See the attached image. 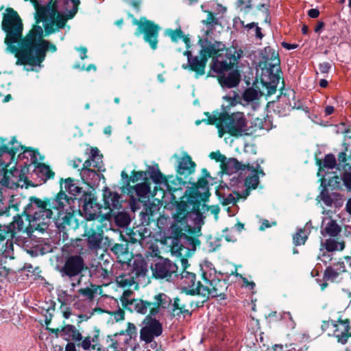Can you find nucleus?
<instances>
[{"label": "nucleus", "mask_w": 351, "mask_h": 351, "mask_svg": "<svg viewBox=\"0 0 351 351\" xmlns=\"http://www.w3.org/2000/svg\"><path fill=\"white\" fill-rule=\"evenodd\" d=\"M204 12L207 13V17L205 20L202 21L204 25H206L208 27H211V29L214 26L219 25V20L215 16V13L210 10H205Z\"/></svg>", "instance_id": "052dcab7"}, {"label": "nucleus", "mask_w": 351, "mask_h": 351, "mask_svg": "<svg viewBox=\"0 0 351 351\" xmlns=\"http://www.w3.org/2000/svg\"><path fill=\"white\" fill-rule=\"evenodd\" d=\"M341 231V226L335 220L330 219L321 232L324 237L328 236L331 238H336L340 234Z\"/></svg>", "instance_id": "ea45409f"}, {"label": "nucleus", "mask_w": 351, "mask_h": 351, "mask_svg": "<svg viewBox=\"0 0 351 351\" xmlns=\"http://www.w3.org/2000/svg\"><path fill=\"white\" fill-rule=\"evenodd\" d=\"M211 45L215 48V50L216 51L217 58L223 57V52L226 49V47L223 43L219 41H215L214 43H211Z\"/></svg>", "instance_id": "69168bd1"}, {"label": "nucleus", "mask_w": 351, "mask_h": 351, "mask_svg": "<svg viewBox=\"0 0 351 351\" xmlns=\"http://www.w3.org/2000/svg\"><path fill=\"white\" fill-rule=\"evenodd\" d=\"M100 289L99 286H97L90 283V287L82 288L78 290V293L80 295L85 297L86 299L92 301L95 294L97 293V290Z\"/></svg>", "instance_id": "603ef678"}, {"label": "nucleus", "mask_w": 351, "mask_h": 351, "mask_svg": "<svg viewBox=\"0 0 351 351\" xmlns=\"http://www.w3.org/2000/svg\"><path fill=\"white\" fill-rule=\"evenodd\" d=\"M29 167V165H25L21 169V172H19L18 169L15 167H12L9 170L6 169L3 176L5 182H8V180L9 178V176H8V173L12 175V176H14L15 173H19V178L18 180V182H23V183L21 184L20 183H18V186H21V187H23L25 185L26 189H27L29 186H34V184L32 183V182L29 180L28 178L24 176L25 171H28Z\"/></svg>", "instance_id": "f704fd0d"}, {"label": "nucleus", "mask_w": 351, "mask_h": 351, "mask_svg": "<svg viewBox=\"0 0 351 351\" xmlns=\"http://www.w3.org/2000/svg\"><path fill=\"white\" fill-rule=\"evenodd\" d=\"M183 183H188L191 185L189 186L191 189L189 202L194 204L195 207L199 208L204 215L210 208L206 204L211 195L208 180L199 178L197 181L195 182L193 178H190L189 180L183 182Z\"/></svg>", "instance_id": "423d86ee"}, {"label": "nucleus", "mask_w": 351, "mask_h": 351, "mask_svg": "<svg viewBox=\"0 0 351 351\" xmlns=\"http://www.w3.org/2000/svg\"><path fill=\"white\" fill-rule=\"evenodd\" d=\"M147 229L145 226H138L129 229L128 232V241L130 243L142 244V241L146 238Z\"/></svg>", "instance_id": "c9c22d12"}, {"label": "nucleus", "mask_w": 351, "mask_h": 351, "mask_svg": "<svg viewBox=\"0 0 351 351\" xmlns=\"http://www.w3.org/2000/svg\"><path fill=\"white\" fill-rule=\"evenodd\" d=\"M84 228V231L82 237L86 238L88 248L90 250L101 248L104 237L102 226L99 223H95L94 221H87Z\"/></svg>", "instance_id": "dca6fc26"}, {"label": "nucleus", "mask_w": 351, "mask_h": 351, "mask_svg": "<svg viewBox=\"0 0 351 351\" xmlns=\"http://www.w3.org/2000/svg\"><path fill=\"white\" fill-rule=\"evenodd\" d=\"M130 266L133 279L145 278L148 272V266L147 262L144 259L141 258H134Z\"/></svg>", "instance_id": "2f4dec72"}, {"label": "nucleus", "mask_w": 351, "mask_h": 351, "mask_svg": "<svg viewBox=\"0 0 351 351\" xmlns=\"http://www.w3.org/2000/svg\"><path fill=\"white\" fill-rule=\"evenodd\" d=\"M75 199L76 204L79 207L82 206L88 221H94L99 217L102 205L97 203V197L91 191L84 193L83 197Z\"/></svg>", "instance_id": "2eb2a0df"}, {"label": "nucleus", "mask_w": 351, "mask_h": 351, "mask_svg": "<svg viewBox=\"0 0 351 351\" xmlns=\"http://www.w3.org/2000/svg\"><path fill=\"white\" fill-rule=\"evenodd\" d=\"M205 115L207 116V119H204L202 121L204 122H206L208 125H215L216 128L218 130V134L219 137L223 136V132H222V124H220L221 122L220 118H221V112L218 113V115H210L209 112H205Z\"/></svg>", "instance_id": "09e8293b"}, {"label": "nucleus", "mask_w": 351, "mask_h": 351, "mask_svg": "<svg viewBox=\"0 0 351 351\" xmlns=\"http://www.w3.org/2000/svg\"><path fill=\"white\" fill-rule=\"evenodd\" d=\"M332 335L336 337L338 343L343 345L346 344L348 342V338L351 337L350 319L339 318L337 322L334 321Z\"/></svg>", "instance_id": "5701e85b"}, {"label": "nucleus", "mask_w": 351, "mask_h": 351, "mask_svg": "<svg viewBox=\"0 0 351 351\" xmlns=\"http://www.w3.org/2000/svg\"><path fill=\"white\" fill-rule=\"evenodd\" d=\"M29 201V204L23 210L25 220L28 222L40 220L45 215L48 218H53V210L56 211L62 208L65 206L63 203L66 205L69 204L68 195L62 190L53 197H44L41 199L36 196H31Z\"/></svg>", "instance_id": "7ed1b4c3"}, {"label": "nucleus", "mask_w": 351, "mask_h": 351, "mask_svg": "<svg viewBox=\"0 0 351 351\" xmlns=\"http://www.w3.org/2000/svg\"><path fill=\"white\" fill-rule=\"evenodd\" d=\"M5 138L0 137V156L4 153H7L11 156L12 159H14L19 148H21V145L17 141L15 136L12 137L8 145L5 143Z\"/></svg>", "instance_id": "7c9ffc66"}, {"label": "nucleus", "mask_w": 351, "mask_h": 351, "mask_svg": "<svg viewBox=\"0 0 351 351\" xmlns=\"http://www.w3.org/2000/svg\"><path fill=\"white\" fill-rule=\"evenodd\" d=\"M99 150L97 147H91L89 158L92 160L93 167L96 168L98 171H104V164L102 161L103 155L99 153Z\"/></svg>", "instance_id": "c03bdc74"}, {"label": "nucleus", "mask_w": 351, "mask_h": 351, "mask_svg": "<svg viewBox=\"0 0 351 351\" xmlns=\"http://www.w3.org/2000/svg\"><path fill=\"white\" fill-rule=\"evenodd\" d=\"M1 29L5 33L4 43L6 51L17 58L21 53L22 43L25 39L23 35V24L18 12L12 8H7L3 14Z\"/></svg>", "instance_id": "20e7f679"}, {"label": "nucleus", "mask_w": 351, "mask_h": 351, "mask_svg": "<svg viewBox=\"0 0 351 351\" xmlns=\"http://www.w3.org/2000/svg\"><path fill=\"white\" fill-rule=\"evenodd\" d=\"M5 199L3 193L0 191V216L9 217L11 215L10 210L19 211L20 202H16L15 195H12L9 199L8 204L4 202ZM8 237L5 225L0 223V243Z\"/></svg>", "instance_id": "412c9836"}, {"label": "nucleus", "mask_w": 351, "mask_h": 351, "mask_svg": "<svg viewBox=\"0 0 351 351\" xmlns=\"http://www.w3.org/2000/svg\"><path fill=\"white\" fill-rule=\"evenodd\" d=\"M20 147L21 149L22 150V153H25L27 152H32V154H31V160L32 163L35 166V167L37 166L38 164L40 163L38 162V156H39L40 160H44V156L40 154L38 149H34L32 147H25V145H20Z\"/></svg>", "instance_id": "864d4df0"}, {"label": "nucleus", "mask_w": 351, "mask_h": 351, "mask_svg": "<svg viewBox=\"0 0 351 351\" xmlns=\"http://www.w3.org/2000/svg\"><path fill=\"white\" fill-rule=\"evenodd\" d=\"M295 92L293 89H281L279 96L280 102L285 104L284 111L290 112L292 110L302 109V104L300 100H295Z\"/></svg>", "instance_id": "b1692460"}, {"label": "nucleus", "mask_w": 351, "mask_h": 351, "mask_svg": "<svg viewBox=\"0 0 351 351\" xmlns=\"http://www.w3.org/2000/svg\"><path fill=\"white\" fill-rule=\"evenodd\" d=\"M186 184L173 182L167 188L171 195L170 202L176 209L173 214L174 222L170 226L171 237L176 241L184 239L195 247L201 244L199 237L206 216L189 202L190 187L187 186L185 191L182 187Z\"/></svg>", "instance_id": "f257e3e1"}, {"label": "nucleus", "mask_w": 351, "mask_h": 351, "mask_svg": "<svg viewBox=\"0 0 351 351\" xmlns=\"http://www.w3.org/2000/svg\"><path fill=\"white\" fill-rule=\"evenodd\" d=\"M152 277L156 279L171 278L172 274L177 276L178 266L167 258L158 256L150 266Z\"/></svg>", "instance_id": "f3484780"}, {"label": "nucleus", "mask_w": 351, "mask_h": 351, "mask_svg": "<svg viewBox=\"0 0 351 351\" xmlns=\"http://www.w3.org/2000/svg\"><path fill=\"white\" fill-rule=\"evenodd\" d=\"M131 219L128 213L125 212H119L114 216V222L119 227L123 228L128 226L130 223Z\"/></svg>", "instance_id": "5fc2aeb1"}, {"label": "nucleus", "mask_w": 351, "mask_h": 351, "mask_svg": "<svg viewBox=\"0 0 351 351\" xmlns=\"http://www.w3.org/2000/svg\"><path fill=\"white\" fill-rule=\"evenodd\" d=\"M130 242L121 234L117 242L114 240L108 241L107 247L112 254L117 259L119 263L122 264L129 263L133 258V253L129 249Z\"/></svg>", "instance_id": "4468645a"}, {"label": "nucleus", "mask_w": 351, "mask_h": 351, "mask_svg": "<svg viewBox=\"0 0 351 351\" xmlns=\"http://www.w3.org/2000/svg\"><path fill=\"white\" fill-rule=\"evenodd\" d=\"M220 124H222L223 136L228 133L231 136L238 137L247 134V120L243 112H221Z\"/></svg>", "instance_id": "6e6552de"}, {"label": "nucleus", "mask_w": 351, "mask_h": 351, "mask_svg": "<svg viewBox=\"0 0 351 351\" xmlns=\"http://www.w3.org/2000/svg\"><path fill=\"white\" fill-rule=\"evenodd\" d=\"M180 299L178 297L174 298L173 304V311L175 312L176 311H179V312L176 313L173 315H179L180 314L191 315V312L188 309L185 308V304H181L180 303Z\"/></svg>", "instance_id": "13d9d810"}, {"label": "nucleus", "mask_w": 351, "mask_h": 351, "mask_svg": "<svg viewBox=\"0 0 351 351\" xmlns=\"http://www.w3.org/2000/svg\"><path fill=\"white\" fill-rule=\"evenodd\" d=\"M61 332H63L69 338L66 339V341L70 339L74 342L80 341L82 339V335L76 327L71 324H66L61 328Z\"/></svg>", "instance_id": "37998d69"}, {"label": "nucleus", "mask_w": 351, "mask_h": 351, "mask_svg": "<svg viewBox=\"0 0 351 351\" xmlns=\"http://www.w3.org/2000/svg\"><path fill=\"white\" fill-rule=\"evenodd\" d=\"M246 169L253 172V174H256L258 176H264L265 175L263 169L260 167V165L258 164L256 167H254L253 165H250V163L246 164Z\"/></svg>", "instance_id": "774afa93"}, {"label": "nucleus", "mask_w": 351, "mask_h": 351, "mask_svg": "<svg viewBox=\"0 0 351 351\" xmlns=\"http://www.w3.org/2000/svg\"><path fill=\"white\" fill-rule=\"evenodd\" d=\"M165 34L170 37L172 42L176 43L181 37H183V31L180 27L176 29H167Z\"/></svg>", "instance_id": "680f3d73"}, {"label": "nucleus", "mask_w": 351, "mask_h": 351, "mask_svg": "<svg viewBox=\"0 0 351 351\" xmlns=\"http://www.w3.org/2000/svg\"><path fill=\"white\" fill-rule=\"evenodd\" d=\"M220 167L221 172L226 174H230L234 171H243L247 168L246 164L239 162L237 158H227L226 157L222 165H220Z\"/></svg>", "instance_id": "c756f323"}, {"label": "nucleus", "mask_w": 351, "mask_h": 351, "mask_svg": "<svg viewBox=\"0 0 351 351\" xmlns=\"http://www.w3.org/2000/svg\"><path fill=\"white\" fill-rule=\"evenodd\" d=\"M348 171L345 170L341 175L334 176L328 179V184L333 189H342L344 186L348 192L351 191V166H349Z\"/></svg>", "instance_id": "393cba45"}, {"label": "nucleus", "mask_w": 351, "mask_h": 351, "mask_svg": "<svg viewBox=\"0 0 351 351\" xmlns=\"http://www.w3.org/2000/svg\"><path fill=\"white\" fill-rule=\"evenodd\" d=\"M23 216L25 217V215L23 212L21 214H16L14 216L13 221L9 225L5 226L8 238L13 239L15 237L16 230L20 232L26 229L23 219Z\"/></svg>", "instance_id": "473e14b6"}, {"label": "nucleus", "mask_w": 351, "mask_h": 351, "mask_svg": "<svg viewBox=\"0 0 351 351\" xmlns=\"http://www.w3.org/2000/svg\"><path fill=\"white\" fill-rule=\"evenodd\" d=\"M156 170H155L154 168H152L151 167H149V180L150 181V179L152 180V181L156 184H165L167 188L168 185H169L170 183H172V178H171L170 176H166L162 173H161L158 169V165H156Z\"/></svg>", "instance_id": "4c0bfd02"}, {"label": "nucleus", "mask_w": 351, "mask_h": 351, "mask_svg": "<svg viewBox=\"0 0 351 351\" xmlns=\"http://www.w3.org/2000/svg\"><path fill=\"white\" fill-rule=\"evenodd\" d=\"M44 37L42 27L34 25L21 43V53L16 59V64L39 66L45 60L47 51H56V46L45 40Z\"/></svg>", "instance_id": "f03ea898"}, {"label": "nucleus", "mask_w": 351, "mask_h": 351, "mask_svg": "<svg viewBox=\"0 0 351 351\" xmlns=\"http://www.w3.org/2000/svg\"><path fill=\"white\" fill-rule=\"evenodd\" d=\"M75 179L72 178H68L66 179L61 178L60 180V190L63 191L62 183L64 182V188L66 191H68L70 195L73 197H69V198H80L83 197L84 193H88L89 191H86L83 190V189L75 184Z\"/></svg>", "instance_id": "cd10ccee"}, {"label": "nucleus", "mask_w": 351, "mask_h": 351, "mask_svg": "<svg viewBox=\"0 0 351 351\" xmlns=\"http://www.w3.org/2000/svg\"><path fill=\"white\" fill-rule=\"evenodd\" d=\"M196 295H199L202 298V300H198V301H196V302L192 301L190 303V306L191 308H193V307H195V308L202 307V306H204V303H206L210 299L208 295H206V293H204V290L203 289H202V291H199V293L197 294Z\"/></svg>", "instance_id": "e2e57ef3"}, {"label": "nucleus", "mask_w": 351, "mask_h": 351, "mask_svg": "<svg viewBox=\"0 0 351 351\" xmlns=\"http://www.w3.org/2000/svg\"><path fill=\"white\" fill-rule=\"evenodd\" d=\"M173 241L172 249L175 250V252L178 254V256L181 257L180 262L182 267V271H187V268L190 266L187 258L191 256L192 253L196 250V247L199 245L193 247L190 242L182 239L180 241H176L173 238H171Z\"/></svg>", "instance_id": "6ab92c4d"}, {"label": "nucleus", "mask_w": 351, "mask_h": 351, "mask_svg": "<svg viewBox=\"0 0 351 351\" xmlns=\"http://www.w3.org/2000/svg\"><path fill=\"white\" fill-rule=\"evenodd\" d=\"M69 204L62 208H60L56 210V214L53 217L56 219L57 217V222L58 228H62L66 230H75L79 227L80 223L78 219L76 217V213L82 215L80 208L76 207V199L69 198Z\"/></svg>", "instance_id": "1a4fd4ad"}, {"label": "nucleus", "mask_w": 351, "mask_h": 351, "mask_svg": "<svg viewBox=\"0 0 351 351\" xmlns=\"http://www.w3.org/2000/svg\"><path fill=\"white\" fill-rule=\"evenodd\" d=\"M120 197V195L117 192H113L109 188L104 187L103 189L104 204L102 208L109 210V213L114 209H119L121 206Z\"/></svg>", "instance_id": "a878e982"}, {"label": "nucleus", "mask_w": 351, "mask_h": 351, "mask_svg": "<svg viewBox=\"0 0 351 351\" xmlns=\"http://www.w3.org/2000/svg\"><path fill=\"white\" fill-rule=\"evenodd\" d=\"M211 70L218 74L217 81L223 88H234L241 80V71L234 69V64L231 62L215 60L211 64Z\"/></svg>", "instance_id": "39448f33"}, {"label": "nucleus", "mask_w": 351, "mask_h": 351, "mask_svg": "<svg viewBox=\"0 0 351 351\" xmlns=\"http://www.w3.org/2000/svg\"><path fill=\"white\" fill-rule=\"evenodd\" d=\"M320 197L324 204L327 206H331L333 202L336 204L338 201H340L341 203L339 204H341L342 195L339 193L330 194L325 186L320 193Z\"/></svg>", "instance_id": "79ce46f5"}, {"label": "nucleus", "mask_w": 351, "mask_h": 351, "mask_svg": "<svg viewBox=\"0 0 351 351\" xmlns=\"http://www.w3.org/2000/svg\"><path fill=\"white\" fill-rule=\"evenodd\" d=\"M50 20L53 21L56 28L63 29L66 25L68 18H66L65 15L60 13L57 10V12L52 10Z\"/></svg>", "instance_id": "3c124183"}, {"label": "nucleus", "mask_w": 351, "mask_h": 351, "mask_svg": "<svg viewBox=\"0 0 351 351\" xmlns=\"http://www.w3.org/2000/svg\"><path fill=\"white\" fill-rule=\"evenodd\" d=\"M259 182V177L256 174H251L245 178L244 185L248 189L254 190L257 188Z\"/></svg>", "instance_id": "bf43d9fd"}, {"label": "nucleus", "mask_w": 351, "mask_h": 351, "mask_svg": "<svg viewBox=\"0 0 351 351\" xmlns=\"http://www.w3.org/2000/svg\"><path fill=\"white\" fill-rule=\"evenodd\" d=\"M36 168L40 173L45 177V180L53 179L55 176L54 171L49 165L43 162L38 164Z\"/></svg>", "instance_id": "4d7b16f0"}, {"label": "nucleus", "mask_w": 351, "mask_h": 351, "mask_svg": "<svg viewBox=\"0 0 351 351\" xmlns=\"http://www.w3.org/2000/svg\"><path fill=\"white\" fill-rule=\"evenodd\" d=\"M156 315L149 314L145 317L144 322L147 329L155 336L158 337L162 332V326L158 320L154 318Z\"/></svg>", "instance_id": "58836bf2"}, {"label": "nucleus", "mask_w": 351, "mask_h": 351, "mask_svg": "<svg viewBox=\"0 0 351 351\" xmlns=\"http://www.w3.org/2000/svg\"><path fill=\"white\" fill-rule=\"evenodd\" d=\"M149 171H136L133 170L131 172V176H129L128 174L123 171L121 173V180L123 182V185H126L127 184H130V182L135 183L139 180H143L145 182V179H149L148 178Z\"/></svg>", "instance_id": "e433bc0d"}, {"label": "nucleus", "mask_w": 351, "mask_h": 351, "mask_svg": "<svg viewBox=\"0 0 351 351\" xmlns=\"http://www.w3.org/2000/svg\"><path fill=\"white\" fill-rule=\"evenodd\" d=\"M152 307L150 308L151 315H158L160 309L168 308L171 305V299L163 293H160L154 297Z\"/></svg>", "instance_id": "c85d7f7f"}, {"label": "nucleus", "mask_w": 351, "mask_h": 351, "mask_svg": "<svg viewBox=\"0 0 351 351\" xmlns=\"http://www.w3.org/2000/svg\"><path fill=\"white\" fill-rule=\"evenodd\" d=\"M261 56L262 60L259 62V66L262 71L269 76L279 78L282 71L278 53L271 47L267 46L261 51Z\"/></svg>", "instance_id": "9b49d317"}, {"label": "nucleus", "mask_w": 351, "mask_h": 351, "mask_svg": "<svg viewBox=\"0 0 351 351\" xmlns=\"http://www.w3.org/2000/svg\"><path fill=\"white\" fill-rule=\"evenodd\" d=\"M150 184L149 179L145 178V182L135 186H131L129 184L122 185L121 191L123 193H127L133 202L138 201L146 204L149 202L151 195Z\"/></svg>", "instance_id": "ddd939ff"}, {"label": "nucleus", "mask_w": 351, "mask_h": 351, "mask_svg": "<svg viewBox=\"0 0 351 351\" xmlns=\"http://www.w3.org/2000/svg\"><path fill=\"white\" fill-rule=\"evenodd\" d=\"M154 337L155 336L147 329L145 326L141 329L140 337L141 340L144 341L145 343H151L153 341Z\"/></svg>", "instance_id": "0e129e2a"}, {"label": "nucleus", "mask_w": 351, "mask_h": 351, "mask_svg": "<svg viewBox=\"0 0 351 351\" xmlns=\"http://www.w3.org/2000/svg\"><path fill=\"white\" fill-rule=\"evenodd\" d=\"M315 160L316 165L319 167V171L324 168L332 169L337 166L336 158L332 154H326L323 160L317 158H315Z\"/></svg>", "instance_id": "a18cd8bd"}, {"label": "nucleus", "mask_w": 351, "mask_h": 351, "mask_svg": "<svg viewBox=\"0 0 351 351\" xmlns=\"http://www.w3.org/2000/svg\"><path fill=\"white\" fill-rule=\"evenodd\" d=\"M52 14V8L49 6H44L38 10L37 14L35 17L36 19V25H38L40 22L47 21L49 19H51V15Z\"/></svg>", "instance_id": "8fccbe9b"}, {"label": "nucleus", "mask_w": 351, "mask_h": 351, "mask_svg": "<svg viewBox=\"0 0 351 351\" xmlns=\"http://www.w3.org/2000/svg\"><path fill=\"white\" fill-rule=\"evenodd\" d=\"M132 24L137 25L134 33L136 38L143 36V39L151 49L156 50L158 47L159 34L160 26L154 21L148 20L145 17H141L139 20L134 19Z\"/></svg>", "instance_id": "0eeeda50"}, {"label": "nucleus", "mask_w": 351, "mask_h": 351, "mask_svg": "<svg viewBox=\"0 0 351 351\" xmlns=\"http://www.w3.org/2000/svg\"><path fill=\"white\" fill-rule=\"evenodd\" d=\"M87 269L88 267L83 257L78 254H74L66 257L64 263L59 271L62 278H67L71 280L79 276L77 285H80L83 277L82 272ZM71 285L73 287L76 285L74 282Z\"/></svg>", "instance_id": "9d476101"}, {"label": "nucleus", "mask_w": 351, "mask_h": 351, "mask_svg": "<svg viewBox=\"0 0 351 351\" xmlns=\"http://www.w3.org/2000/svg\"><path fill=\"white\" fill-rule=\"evenodd\" d=\"M91 339L90 337H86L84 339H82L80 341L76 342V346H81L84 350H88L90 348L95 350L96 348V345H91Z\"/></svg>", "instance_id": "338daca9"}, {"label": "nucleus", "mask_w": 351, "mask_h": 351, "mask_svg": "<svg viewBox=\"0 0 351 351\" xmlns=\"http://www.w3.org/2000/svg\"><path fill=\"white\" fill-rule=\"evenodd\" d=\"M202 278L204 282V293L208 297L220 298L221 300L226 298V293L228 287V280H221L217 277L209 278L206 272H202Z\"/></svg>", "instance_id": "f8f14e48"}, {"label": "nucleus", "mask_w": 351, "mask_h": 351, "mask_svg": "<svg viewBox=\"0 0 351 351\" xmlns=\"http://www.w3.org/2000/svg\"><path fill=\"white\" fill-rule=\"evenodd\" d=\"M198 43L202 47L198 56L199 58L206 62L210 58L213 59V62L217 60L216 57V51L211 45V42L208 38H205L204 40L199 38Z\"/></svg>", "instance_id": "72a5a7b5"}, {"label": "nucleus", "mask_w": 351, "mask_h": 351, "mask_svg": "<svg viewBox=\"0 0 351 351\" xmlns=\"http://www.w3.org/2000/svg\"><path fill=\"white\" fill-rule=\"evenodd\" d=\"M152 307V302L142 299H132V308L138 313L145 315L148 308Z\"/></svg>", "instance_id": "49530a36"}, {"label": "nucleus", "mask_w": 351, "mask_h": 351, "mask_svg": "<svg viewBox=\"0 0 351 351\" xmlns=\"http://www.w3.org/2000/svg\"><path fill=\"white\" fill-rule=\"evenodd\" d=\"M347 272L345 263L342 261H339L326 267L323 280L329 281L330 283H339L343 280V274Z\"/></svg>", "instance_id": "4be33fe9"}, {"label": "nucleus", "mask_w": 351, "mask_h": 351, "mask_svg": "<svg viewBox=\"0 0 351 351\" xmlns=\"http://www.w3.org/2000/svg\"><path fill=\"white\" fill-rule=\"evenodd\" d=\"M206 64L207 62L198 56H195L189 62L183 64L182 68L184 70L194 72L195 77L197 79L205 74Z\"/></svg>", "instance_id": "bb28decb"}, {"label": "nucleus", "mask_w": 351, "mask_h": 351, "mask_svg": "<svg viewBox=\"0 0 351 351\" xmlns=\"http://www.w3.org/2000/svg\"><path fill=\"white\" fill-rule=\"evenodd\" d=\"M195 167L196 164L192 160L191 156L185 153L178 161V165L176 167L177 177L174 178L173 176H170V178H172V183L173 182L183 183V182L189 180L190 176L195 173Z\"/></svg>", "instance_id": "a211bd4d"}, {"label": "nucleus", "mask_w": 351, "mask_h": 351, "mask_svg": "<svg viewBox=\"0 0 351 351\" xmlns=\"http://www.w3.org/2000/svg\"><path fill=\"white\" fill-rule=\"evenodd\" d=\"M181 279L184 286L182 288V292L187 295H196L199 293L204 287V282L196 280V274L189 271H182L180 273Z\"/></svg>", "instance_id": "aec40b11"}, {"label": "nucleus", "mask_w": 351, "mask_h": 351, "mask_svg": "<svg viewBox=\"0 0 351 351\" xmlns=\"http://www.w3.org/2000/svg\"><path fill=\"white\" fill-rule=\"evenodd\" d=\"M325 249L328 252H332L335 251H342L345 247L346 243L344 241H339L335 238L328 239L324 243Z\"/></svg>", "instance_id": "de8ad7c7"}, {"label": "nucleus", "mask_w": 351, "mask_h": 351, "mask_svg": "<svg viewBox=\"0 0 351 351\" xmlns=\"http://www.w3.org/2000/svg\"><path fill=\"white\" fill-rule=\"evenodd\" d=\"M215 195L223 206H228L230 204L235 205L239 200L237 196L234 197L231 193L228 194L227 197H224V195L219 192L218 189L215 191Z\"/></svg>", "instance_id": "6e6d98bb"}, {"label": "nucleus", "mask_w": 351, "mask_h": 351, "mask_svg": "<svg viewBox=\"0 0 351 351\" xmlns=\"http://www.w3.org/2000/svg\"><path fill=\"white\" fill-rule=\"evenodd\" d=\"M310 228L311 223H306L303 228L298 229L293 236V243L295 246L304 245L311 232Z\"/></svg>", "instance_id": "a19ab883"}]
</instances>
